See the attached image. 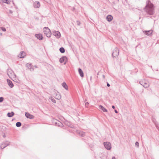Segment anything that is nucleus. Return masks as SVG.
<instances>
[{
	"instance_id": "c756f323",
	"label": "nucleus",
	"mask_w": 159,
	"mask_h": 159,
	"mask_svg": "<svg viewBox=\"0 0 159 159\" xmlns=\"http://www.w3.org/2000/svg\"><path fill=\"white\" fill-rule=\"evenodd\" d=\"M4 100V98L3 97H0V102H2Z\"/></svg>"
},
{
	"instance_id": "dca6fc26",
	"label": "nucleus",
	"mask_w": 159,
	"mask_h": 159,
	"mask_svg": "<svg viewBox=\"0 0 159 159\" xmlns=\"http://www.w3.org/2000/svg\"><path fill=\"white\" fill-rule=\"evenodd\" d=\"M77 133L81 137H84L85 135V132L77 130Z\"/></svg>"
},
{
	"instance_id": "6ab92c4d",
	"label": "nucleus",
	"mask_w": 159,
	"mask_h": 159,
	"mask_svg": "<svg viewBox=\"0 0 159 159\" xmlns=\"http://www.w3.org/2000/svg\"><path fill=\"white\" fill-rule=\"evenodd\" d=\"M62 86L66 90H68V87L65 82H63L62 84Z\"/></svg>"
},
{
	"instance_id": "f03ea898",
	"label": "nucleus",
	"mask_w": 159,
	"mask_h": 159,
	"mask_svg": "<svg viewBox=\"0 0 159 159\" xmlns=\"http://www.w3.org/2000/svg\"><path fill=\"white\" fill-rule=\"evenodd\" d=\"M43 31L47 37L49 38L51 37L52 34L51 32L48 27H44L43 28Z\"/></svg>"
},
{
	"instance_id": "4be33fe9",
	"label": "nucleus",
	"mask_w": 159,
	"mask_h": 159,
	"mask_svg": "<svg viewBox=\"0 0 159 159\" xmlns=\"http://www.w3.org/2000/svg\"><path fill=\"white\" fill-rule=\"evenodd\" d=\"M61 96L60 95V94L58 93L57 94L56 96H55V98L57 99H60L61 98Z\"/></svg>"
},
{
	"instance_id": "2eb2a0df",
	"label": "nucleus",
	"mask_w": 159,
	"mask_h": 159,
	"mask_svg": "<svg viewBox=\"0 0 159 159\" xmlns=\"http://www.w3.org/2000/svg\"><path fill=\"white\" fill-rule=\"evenodd\" d=\"M34 6L35 8H39L40 6V4L39 2L35 1L34 3Z\"/></svg>"
},
{
	"instance_id": "c85d7f7f",
	"label": "nucleus",
	"mask_w": 159,
	"mask_h": 159,
	"mask_svg": "<svg viewBox=\"0 0 159 159\" xmlns=\"http://www.w3.org/2000/svg\"><path fill=\"white\" fill-rule=\"evenodd\" d=\"M51 100L52 102H53L54 103H56V101L54 99L52 98H51Z\"/></svg>"
},
{
	"instance_id": "a18cd8bd",
	"label": "nucleus",
	"mask_w": 159,
	"mask_h": 159,
	"mask_svg": "<svg viewBox=\"0 0 159 159\" xmlns=\"http://www.w3.org/2000/svg\"><path fill=\"white\" fill-rule=\"evenodd\" d=\"M102 77H103V78H105V75H102Z\"/></svg>"
},
{
	"instance_id": "ea45409f",
	"label": "nucleus",
	"mask_w": 159,
	"mask_h": 159,
	"mask_svg": "<svg viewBox=\"0 0 159 159\" xmlns=\"http://www.w3.org/2000/svg\"><path fill=\"white\" fill-rule=\"evenodd\" d=\"M107 86L108 87H109L110 86V84L108 83H107Z\"/></svg>"
},
{
	"instance_id": "f257e3e1",
	"label": "nucleus",
	"mask_w": 159,
	"mask_h": 159,
	"mask_svg": "<svg viewBox=\"0 0 159 159\" xmlns=\"http://www.w3.org/2000/svg\"><path fill=\"white\" fill-rule=\"evenodd\" d=\"M144 10L148 14L150 15H152L154 13V5L150 1L148 0Z\"/></svg>"
},
{
	"instance_id": "6e6552de",
	"label": "nucleus",
	"mask_w": 159,
	"mask_h": 159,
	"mask_svg": "<svg viewBox=\"0 0 159 159\" xmlns=\"http://www.w3.org/2000/svg\"><path fill=\"white\" fill-rule=\"evenodd\" d=\"M67 61V58L66 56H63L59 59V61L61 63H63L64 62V64H66Z\"/></svg>"
},
{
	"instance_id": "de8ad7c7",
	"label": "nucleus",
	"mask_w": 159,
	"mask_h": 159,
	"mask_svg": "<svg viewBox=\"0 0 159 159\" xmlns=\"http://www.w3.org/2000/svg\"><path fill=\"white\" fill-rule=\"evenodd\" d=\"M91 78H92V77L91 76V77H90V79H91Z\"/></svg>"
},
{
	"instance_id": "5701e85b",
	"label": "nucleus",
	"mask_w": 159,
	"mask_h": 159,
	"mask_svg": "<svg viewBox=\"0 0 159 159\" xmlns=\"http://www.w3.org/2000/svg\"><path fill=\"white\" fill-rule=\"evenodd\" d=\"M60 52L62 53H63L65 52V49L63 47H61L59 49Z\"/></svg>"
},
{
	"instance_id": "9d476101",
	"label": "nucleus",
	"mask_w": 159,
	"mask_h": 159,
	"mask_svg": "<svg viewBox=\"0 0 159 159\" xmlns=\"http://www.w3.org/2000/svg\"><path fill=\"white\" fill-rule=\"evenodd\" d=\"M143 32L145 35L149 36L152 34V30H144L143 31Z\"/></svg>"
},
{
	"instance_id": "39448f33",
	"label": "nucleus",
	"mask_w": 159,
	"mask_h": 159,
	"mask_svg": "<svg viewBox=\"0 0 159 159\" xmlns=\"http://www.w3.org/2000/svg\"><path fill=\"white\" fill-rule=\"evenodd\" d=\"M10 142L8 141H6L3 142L0 146L1 149H3L6 147L9 146L10 144Z\"/></svg>"
},
{
	"instance_id": "2f4dec72",
	"label": "nucleus",
	"mask_w": 159,
	"mask_h": 159,
	"mask_svg": "<svg viewBox=\"0 0 159 159\" xmlns=\"http://www.w3.org/2000/svg\"><path fill=\"white\" fill-rule=\"evenodd\" d=\"M144 82H143V81H139V83L141 85L143 86V84Z\"/></svg>"
},
{
	"instance_id": "393cba45",
	"label": "nucleus",
	"mask_w": 159,
	"mask_h": 159,
	"mask_svg": "<svg viewBox=\"0 0 159 159\" xmlns=\"http://www.w3.org/2000/svg\"><path fill=\"white\" fill-rule=\"evenodd\" d=\"M57 122H58L57 126L60 127H62L63 126V124L61 122L59 121H57Z\"/></svg>"
},
{
	"instance_id": "ddd939ff",
	"label": "nucleus",
	"mask_w": 159,
	"mask_h": 159,
	"mask_svg": "<svg viewBox=\"0 0 159 159\" xmlns=\"http://www.w3.org/2000/svg\"><path fill=\"white\" fill-rule=\"evenodd\" d=\"M7 82L9 86L11 88H12L14 86V85L12 82L9 79H7Z\"/></svg>"
},
{
	"instance_id": "a878e982",
	"label": "nucleus",
	"mask_w": 159,
	"mask_h": 159,
	"mask_svg": "<svg viewBox=\"0 0 159 159\" xmlns=\"http://www.w3.org/2000/svg\"><path fill=\"white\" fill-rule=\"evenodd\" d=\"M16 126L17 127H20L21 125V123L20 122H18L16 123Z\"/></svg>"
},
{
	"instance_id": "49530a36",
	"label": "nucleus",
	"mask_w": 159,
	"mask_h": 159,
	"mask_svg": "<svg viewBox=\"0 0 159 159\" xmlns=\"http://www.w3.org/2000/svg\"><path fill=\"white\" fill-rule=\"evenodd\" d=\"M2 33H1L0 34V35H2Z\"/></svg>"
},
{
	"instance_id": "79ce46f5",
	"label": "nucleus",
	"mask_w": 159,
	"mask_h": 159,
	"mask_svg": "<svg viewBox=\"0 0 159 159\" xmlns=\"http://www.w3.org/2000/svg\"><path fill=\"white\" fill-rule=\"evenodd\" d=\"M112 159H116L115 157H113L112 158Z\"/></svg>"
},
{
	"instance_id": "f704fd0d",
	"label": "nucleus",
	"mask_w": 159,
	"mask_h": 159,
	"mask_svg": "<svg viewBox=\"0 0 159 159\" xmlns=\"http://www.w3.org/2000/svg\"><path fill=\"white\" fill-rule=\"evenodd\" d=\"M7 1H8L7 0H4L3 1V2H4L5 3H7V4L8 3V2H7Z\"/></svg>"
},
{
	"instance_id": "20e7f679",
	"label": "nucleus",
	"mask_w": 159,
	"mask_h": 159,
	"mask_svg": "<svg viewBox=\"0 0 159 159\" xmlns=\"http://www.w3.org/2000/svg\"><path fill=\"white\" fill-rule=\"evenodd\" d=\"M119 54V50L117 48H116L113 50L112 56L113 57H116Z\"/></svg>"
},
{
	"instance_id": "f8f14e48",
	"label": "nucleus",
	"mask_w": 159,
	"mask_h": 159,
	"mask_svg": "<svg viewBox=\"0 0 159 159\" xmlns=\"http://www.w3.org/2000/svg\"><path fill=\"white\" fill-rule=\"evenodd\" d=\"M25 116L27 118L30 119H33L34 118V116L30 114L28 112H26L25 113Z\"/></svg>"
},
{
	"instance_id": "412c9836",
	"label": "nucleus",
	"mask_w": 159,
	"mask_h": 159,
	"mask_svg": "<svg viewBox=\"0 0 159 159\" xmlns=\"http://www.w3.org/2000/svg\"><path fill=\"white\" fill-rule=\"evenodd\" d=\"M25 53L24 51H22L20 52V58H24L25 56Z\"/></svg>"
},
{
	"instance_id": "423d86ee",
	"label": "nucleus",
	"mask_w": 159,
	"mask_h": 159,
	"mask_svg": "<svg viewBox=\"0 0 159 159\" xmlns=\"http://www.w3.org/2000/svg\"><path fill=\"white\" fill-rule=\"evenodd\" d=\"M52 35L55 36L57 39H59L61 37V34L59 31H56L55 30L52 31Z\"/></svg>"
},
{
	"instance_id": "37998d69",
	"label": "nucleus",
	"mask_w": 159,
	"mask_h": 159,
	"mask_svg": "<svg viewBox=\"0 0 159 159\" xmlns=\"http://www.w3.org/2000/svg\"><path fill=\"white\" fill-rule=\"evenodd\" d=\"M34 67H35V68H38V66H36V65H35L34 66Z\"/></svg>"
},
{
	"instance_id": "bb28decb",
	"label": "nucleus",
	"mask_w": 159,
	"mask_h": 159,
	"mask_svg": "<svg viewBox=\"0 0 159 159\" xmlns=\"http://www.w3.org/2000/svg\"><path fill=\"white\" fill-rule=\"evenodd\" d=\"M65 123L66 125H67L68 126H69L70 125V122L67 120L66 121H65Z\"/></svg>"
},
{
	"instance_id": "473e14b6",
	"label": "nucleus",
	"mask_w": 159,
	"mask_h": 159,
	"mask_svg": "<svg viewBox=\"0 0 159 159\" xmlns=\"http://www.w3.org/2000/svg\"><path fill=\"white\" fill-rule=\"evenodd\" d=\"M135 145L137 147H139V143L138 142H137V141L135 143Z\"/></svg>"
},
{
	"instance_id": "4c0bfd02",
	"label": "nucleus",
	"mask_w": 159,
	"mask_h": 159,
	"mask_svg": "<svg viewBox=\"0 0 159 159\" xmlns=\"http://www.w3.org/2000/svg\"><path fill=\"white\" fill-rule=\"evenodd\" d=\"M53 125H58V122H55V124H54Z\"/></svg>"
},
{
	"instance_id": "9b49d317",
	"label": "nucleus",
	"mask_w": 159,
	"mask_h": 159,
	"mask_svg": "<svg viewBox=\"0 0 159 159\" xmlns=\"http://www.w3.org/2000/svg\"><path fill=\"white\" fill-rule=\"evenodd\" d=\"M35 36L36 38L40 40H42L43 39V35L41 34H36Z\"/></svg>"
},
{
	"instance_id": "c9c22d12",
	"label": "nucleus",
	"mask_w": 159,
	"mask_h": 159,
	"mask_svg": "<svg viewBox=\"0 0 159 159\" xmlns=\"http://www.w3.org/2000/svg\"><path fill=\"white\" fill-rule=\"evenodd\" d=\"M155 125H156V126L157 128L159 131V127L158 126V125H157L156 124Z\"/></svg>"
},
{
	"instance_id": "e433bc0d",
	"label": "nucleus",
	"mask_w": 159,
	"mask_h": 159,
	"mask_svg": "<svg viewBox=\"0 0 159 159\" xmlns=\"http://www.w3.org/2000/svg\"><path fill=\"white\" fill-rule=\"evenodd\" d=\"M77 24L78 25H80V23L79 21H77Z\"/></svg>"
},
{
	"instance_id": "c03bdc74",
	"label": "nucleus",
	"mask_w": 159,
	"mask_h": 159,
	"mask_svg": "<svg viewBox=\"0 0 159 159\" xmlns=\"http://www.w3.org/2000/svg\"><path fill=\"white\" fill-rule=\"evenodd\" d=\"M3 137L4 138H5V137H6V135H5V134H4V135H3Z\"/></svg>"
},
{
	"instance_id": "58836bf2",
	"label": "nucleus",
	"mask_w": 159,
	"mask_h": 159,
	"mask_svg": "<svg viewBox=\"0 0 159 159\" xmlns=\"http://www.w3.org/2000/svg\"><path fill=\"white\" fill-rule=\"evenodd\" d=\"M112 107L113 109H114L115 108V106L114 105L112 106Z\"/></svg>"
},
{
	"instance_id": "f3484780",
	"label": "nucleus",
	"mask_w": 159,
	"mask_h": 159,
	"mask_svg": "<svg viewBox=\"0 0 159 159\" xmlns=\"http://www.w3.org/2000/svg\"><path fill=\"white\" fill-rule=\"evenodd\" d=\"M78 72L80 76L82 77H83L84 76V73L82 69L80 68H78Z\"/></svg>"
},
{
	"instance_id": "72a5a7b5",
	"label": "nucleus",
	"mask_w": 159,
	"mask_h": 159,
	"mask_svg": "<svg viewBox=\"0 0 159 159\" xmlns=\"http://www.w3.org/2000/svg\"><path fill=\"white\" fill-rule=\"evenodd\" d=\"M86 99H85V100H84V102H85V105L86 107H87V105H88L89 104V103L88 102H86Z\"/></svg>"
},
{
	"instance_id": "a211bd4d",
	"label": "nucleus",
	"mask_w": 159,
	"mask_h": 159,
	"mask_svg": "<svg viewBox=\"0 0 159 159\" xmlns=\"http://www.w3.org/2000/svg\"><path fill=\"white\" fill-rule=\"evenodd\" d=\"M99 108L102 110L103 112H107V110L104 107L100 105L99 106Z\"/></svg>"
},
{
	"instance_id": "a19ab883",
	"label": "nucleus",
	"mask_w": 159,
	"mask_h": 159,
	"mask_svg": "<svg viewBox=\"0 0 159 159\" xmlns=\"http://www.w3.org/2000/svg\"><path fill=\"white\" fill-rule=\"evenodd\" d=\"M115 112L116 113H118V111L117 110H115Z\"/></svg>"
},
{
	"instance_id": "b1692460",
	"label": "nucleus",
	"mask_w": 159,
	"mask_h": 159,
	"mask_svg": "<svg viewBox=\"0 0 159 159\" xmlns=\"http://www.w3.org/2000/svg\"><path fill=\"white\" fill-rule=\"evenodd\" d=\"M143 86L144 88H148L149 86V84L148 83L145 82L144 83Z\"/></svg>"
},
{
	"instance_id": "4468645a",
	"label": "nucleus",
	"mask_w": 159,
	"mask_h": 159,
	"mask_svg": "<svg viewBox=\"0 0 159 159\" xmlns=\"http://www.w3.org/2000/svg\"><path fill=\"white\" fill-rule=\"evenodd\" d=\"M106 18L108 22H111L113 19V16L111 15H107Z\"/></svg>"
},
{
	"instance_id": "aec40b11",
	"label": "nucleus",
	"mask_w": 159,
	"mask_h": 159,
	"mask_svg": "<svg viewBox=\"0 0 159 159\" xmlns=\"http://www.w3.org/2000/svg\"><path fill=\"white\" fill-rule=\"evenodd\" d=\"M14 115V112L13 111H11V112H8L7 114V116L9 117H12Z\"/></svg>"
},
{
	"instance_id": "1a4fd4ad",
	"label": "nucleus",
	"mask_w": 159,
	"mask_h": 159,
	"mask_svg": "<svg viewBox=\"0 0 159 159\" xmlns=\"http://www.w3.org/2000/svg\"><path fill=\"white\" fill-rule=\"evenodd\" d=\"M26 65V67L30 70V71H33L34 70V69L33 67V66L31 63H28Z\"/></svg>"
},
{
	"instance_id": "7ed1b4c3",
	"label": "nucleus",
	"mask_w": 159,
	"mask_h": 159,
	"mask_svg": "<svg viewBox=\"0 0 159 159\" xmlns=\"http://www.w3.org/2000/svg\"><path fill=\"white\" fill-rule=\"evenodd\" d=\"M7 73L11 79L12 77H14V76L16 77V76L13 71L10 68H8L7 70Z\"/></svg>"
},
{
	"instance_id": "0eeeda50",
	"label": "nucleus",
	"mask_w": 159,
	"mask_h": 159,
	"mask_svg": "<svg viewBox=\"0 0 159 159\" xmlns=\"http://www.w3.org/2000/svg\"><path fill=\"white\" fill-rule=\"evenodd\" d=\"M103 144L105 148L107 150H110L111 149V145L110 142H104Z\"/></svg>"
},
{
	"instance_id": "cd10ccee",
	"label": "nucleus",
	"mask_w": 159,
	"mask_h": 159,
	"mask_svg": "<svg viewBox=\"0 0 159 159\" xmlns=\"http://www.w3.org/2000/svg\"><path fill=\"white\" fill-rule=\"evenodd\" d=\"M58 120L56 119H53L52 120V123L53 124H55V122H57V121H58Z\"/></svg>"
},
{
	"instance_id": "7c9ffc66",
	"label": "nucleus",
	"mask_w": 159,
	"mask_h": 159,
	"mask_svg": "<svg viewBox=\"0 0 159 159\" xmlns=\"http://www.w3.org/2000/svg\"><path fill=\"white\" fill-rule=\"evenodd\" d=\"M1 30H2L3 31H6V28H5V27H1Z\"/></svg>"
}]
</instances>
